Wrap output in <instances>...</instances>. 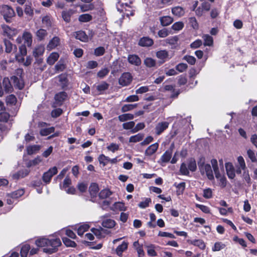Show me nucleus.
I'll return each instance as SVG.
<instances>
[{
  "label": "nucleus",
  "mask_w": 257,
  "mask_h": 257,
  "mask_svg": "<svg viewBox=\"0 0 257 257\" xmlns=\"http://www.w3.org/2000/svg\"><path fill=\"white\" fill-rule=\"evenodd\" d=\"M35 244L38 247H44V252L52 254L58 250V247L61 245V241L59 238L51 235L49 238L41 237L37 239Z\"/></svg>",
  "instance_id": "nucleus-1"
},
{
  "label": "nucleus",
  "mask_w": 257,
  "mask_h": 257,
  "mask_svg": "<svg viewBox=\"0 0 257 257\" xmlns=\"http://www.w3.org/2000/svg\"><path fill=\"white\" fill-rule=\"evenodd\" d=\"M199 171L203 176H206L209 180L214 179L212 169L210 164L205 162V159L201 158L198 162Z\"/></svg>",
  "instance_id": "nucleus-2"
},
{
  "label": "nucleus",
  "mask_w": 257,
  "mask_h": 257,
  "mask_svg": "<svg viewBox=\"0 0 257 257\" xmlns=\"http://www.w3.org/2000/svg\"><path fill=\"white\" fill-rule=\"evenodd\" d=\"M211 164L214 172L215 177L219 182V185L223 188L225 187L226 185V178L223 175H222L219 172L217 160L214 159H212L211 160Z\"/></svg>",
  "instance_id": "nucleus-3"
},
{
  "label": "nucleus",
  "mask_w": 257,
  "mask_h": 257,
  "mask_svg": "<svg viewBox=\"0 0 257 257\" xmlns=\"http://www.w3.org/2000/svg\"><path fill=\"white\" fill-rule=\"evenodd\" d=\"M0 13L7 23L11 22L12 18L15 17L14 9L8 5H3L0 7Z\"/></svg>",
  "instance_id": "nucleus-4"
},
{
  "label": "nucleus",
  "mask_w": 257,
  "mask_h": 257,
  "mask_svg": "<svg viewBox=\"0 0 257 257\" xmlns=\"http://www.w3.org/2000/svg\"><path fill=\"white\" fill-rule=\"evenodd\" d=\"M173 54L166 50H160L156 53V56L159 59V62L160 65L169 61L173 57Z\"/></svg>",
  "instance_id": "nucleus-5"
},
{
  "label": "nucleus",
  "mask_w": 257,
  "mask_h": 257,
  "mask_svg": "<svg viewBox=\"0 0 257 257\" xmlns=\"http://www.w3.org/2000/svg\"><path fill=\"white\" fill-rule=\"evenodd\" d=\"M58 172L57 168L55 166L50 168L46 172H45L42 176L43 182L46 184H49L52 177Z\"/></svg>",
  "instance_id": "nucleus-6"
},
{
  "label": "nucleus",
  "mask_w": 257,
  "mask_h": 257,
  "mask_svg": "<svg viewBox=\"0 0 257 257\" xmlns=\"http://www.w3.org/2000/svg\"><path fill=\"white\" fill-rule=\"evenodd\" d=\"M132 79L133 77L130 73H124L119 79V84L123 86H127L131 83Z\"/></svg>",
  "instance_id": "nucleus-7"
},
{
  "label": "nucleus",
  "mask_w": 257,
  "mask_h": 257,
  "mask_svg": "<svg viewBox=\"0 0 257 257\" xmlns=\"http://www.w3.org/2000/svg\"><path fill=\"white\" fill-rule=\"evenodd\" d=\"M169 122L167 121H162L158 123L155 126V133L157 135H160L169 126Z\"/></svg>",
  "instance_id": "nucleus-8"
},
{
  "label": "nucleus",
  "mask_w": 257,
  "mask_h": 257,
  "mask_svg": "<svg viewBox=\"0 0 257 257\" xmlns=\"http://www.w3.org/2000/svg\"><path fill=\"white\" fill-rule=\"evenodd\" d=\"M128 243L126 241H123L115 249V253L119 256L122 255L123 252L126 250L128 247Z\"/></svg>",
  "instance_id": "nucleus-9"
},
{
  "label": "nucleus",
  "mask_w": 257,
  "mask_h": 257,
  "mask_svg": "<svg viewBox=\"0 0 257 257\" xmlns=\"http://www.w3.org/2000/svg\"><path fill=\"white\" fill-rule=\"evenodd\" d=\"M127 60L128 62L132 65L139 66L141 64V60L137 55H129Z\"/></svg>",
  "instance_id": "nucleus-10"
},
{
  "label": "nucleus",
  "mask_w": 257,
  "mask_h": 257,
  "mask_svg": "<svg viewBox=\"0 0 257 257\" xmlns=\"http://www.w3.org/2000/svg\"><path fill=\"white\" fill-rule=\"evenodd\" d=\"M159 147V144L158 143H154L150 145L146 150L145 154L147 156H151L154 154L157 151Z\"/></svg>",
  "instance_id": "nucleus-11"
},
{
  "label": "nucleus",
  "mask_w": 257,
  "mask_h": 257,
  "mask_svg": "<svg viewBox=\"0 0 257 257\" xmlns=\"http://www.w3.org/2000/svg\"><path fill=\"white\" fill-rule=\"evenodd\" d=\"M154 43L153 40L148 37L142 38L139 42V45L142 47L151 46Z\"/></svg>",
  "instance_id": "nucleus-12"
},
{
  "label": "nucleus",
  "mask_w": 257,
  "mask_h": 257,
  "mask_svg": "<svg viewBox=\"0 0 257 257\" xmlns=\"http://www.w3.org/2000/svg\"><path fill=\"white\" fill-rule=\"evenodd\" d=\"M225 168L227 175L229 178L233 179L235 176L233 165L230 163H225Z\"/></svg>",
  "instance_id": "nucleus-13"
},
{
  "label": "nucleus",
  "mask_w": 257,
  "mask_h": 257,
  "mask_svg": "<svg viewBox=\"0 0 257 257\" xmlns=\"http://www.w3.org/2000/svg\"><path fill=\"white\" fill-rule=\"evenodd\" d=\"M11 81L13 82L14 85L19 89H22L24 88V82L21 78L13 76L11 77Z\"/></svg>",
  "instance_id": "nucleus-14"
},
{
  "label": "nucleus",
  "mask_w": 257,
  "mask_h": 257,
  "mask_svg": "<svg viewBox=\"0 0 257 257\" xmlns=\"http://www.w3.org/2000/svg\"><path fill=\"white\" fill-rule=\"evenodd\" d=\"M74 36L76 39L79 40L82 42H86L88 41V37L83 31H79L76 32L74 33Z\"/></svg>",
  "instance_id": "nucleus-15"
},
{
  "label": "nucleus",
  "mask_w": 257,
  "mask_h": 257,
  "mask_svg": "<svg viewBox=\"0 0 257 257\" xmlns=\"http://www.w3.org/2000/svg\"><path fill=\"white\" fill-rule=\"evenodd\" d=\"M23 38L24 40V44L28 47H30L32 43V35L28 32H25L23 35Z\"/></svg>",
  "instance_id": "nucleus-16"
},
{
  "label": "nucleus",
  "mask_w": 257,
  "mask_h": 257,
  "mask_svg": "<svg viewBox=\"0 0 257 257\" xmlns=\"http://www.w3.org/2000/svg\"><path fill=\"white\" fill-rule=\"evenodd\" d=\"M60 43V39L57 37H54L49 43L47 45V49L49 50H51L52 49L56 48Z\"/></svg>",
  "instance_id": "nucleus-17"
},
{
  "label": "nucleus",
  "mask_w": 257,
  "mask_h": 257,
  "mask_svg": "<svg viewBox=\"0 0 257 257\" xmlns=\"http://www.w3.org/2000/svg\"><path fill=\"white\" fill-rule=\"evenodd\" d=\"M3 85L6 92H9L12 91L13 86L9 78L5 77L4 78Z\"/></svg>",
  "instance_id": "nucleus-18"
},
{
  "label": "nucleus",
  "mask_w": 257,
  "mask_h": 257,
  "mask_svg": "<svg viewBox=\"0 0 257 257\" xmlns=\"http://www.w3.org/2000/svg\"><path fill=\"white\" fill-rule=\"evenodd\" d=\"M174 186L177 188L176 194L177 195H180L183 194L186 187L185 182H181L178 184L175 183Z\"/></svg>",
  "instance_id": "nucleus-19"
},
{
  "label": "nucleus",
  "mask_w": 257,
  "mask_h": 257,
  "mask_svg": "<svg viewBox=\"0 0 257 257\" xmlns=\"http://www.w3.org/2000/svg\"><path fill=\"white\" fill-rule=\"evenodd\" d=\"M59 55L58 53L53 52L47 58V62L49 65H53L59 58Z\"/></svg>",
  "instance_id": "nucleus-20"
},
{
  "label": "nucleus",
  "mask_w": 257,
  "mask_h": 257,
  "mask_svg": "<svg viewBox=\"0 0 257 257\" xmlns=\"http://www.w3.org/2000/svg\"><path fill=\"white\" fill-rule=\"evenodd\" d=\"M160 21L162 26H167L173 22V19L170 16H163L160 18Z\"/></svg>",
  "instance_id": "nucleus-21"
},
{
  "label": "nucleus",
  "mask_w": 257,
  "mask_h": 257,
  "mask_svg": "<svg viewBox=\"0 0 257 257\" xmlns=\"http://www.w3.org/2000/svg\"><path fill=\"white\" fill-rule=\"evenodd\" d=\"M172 13L174 15L180 17L184 14L185 11L182 7L177 6L172 9Z\"/></svg>",
  "instance_id": "nucleus-22"
},
{
  "label": "nucleus",
  "mask_w": 257,
  "mask_h": 257,
  "mask_svg": "<svg viewBox=\"0 0 257 257\" xmlns=\"http://www.w3.org/2000/svg\"><path fill=\"white\" fill-rule=\"evenodd\" d=\"M202 38L204 41V46H211L213 45V39L211 36L205 34L202 36Z\"/></svg>",
  "instance_id": "nucleus-23"
},
{
  "label": "nucleus",
  "mask_w": 257,
  "mask_h": 257,
  "mask_svg": "<svg viewBox=\"0 0 257 257\" xmlns=\"http://www.w3.org/2000/svg\"><path fill=\"white\" fill-rule=\"evenodd\" d=\"M45 51L44 46L43 45H38L36 46L33 51V55L35 57H39L43 54Z\"/></svg>",
  "instance_id": "nucleus-24"
},
{
  "label": "nucleus",
  "mask_w": 257,
  "mask_h": 257,
  "mask_svg": "<svg viewBox=\"0 0 257 257\" xmlns=\"http://www.w3.org/2000/svg\"><path fill=\"white\" fill-rule=\"evenodd\" d=\"M67 93L65 92H60L55 96V99L58 103H61L67 97Z\"/></svg>",
  "instance_id": "nucleus-25"
},
{
  "label": "nucleus",
  "mask_w": 257,
  "mask_h": 257,
  "mask_svg": "<svg viewBox=\"0 0 257 257\" xmlns=\"http://www.w3.org/2000/svg\"><path fill=\"white\" fill-rule=\"evenodd\" d=\"M115 225V221L111 219H106L104 220L102 222V226L108 228H111L113 227Z\"/></svg>",
  "instance_id": "nucleus-26"
},
{
  "label": "nucleus",
  "mask_w": 257,
  "mask_h": 257,
  "mask_svg": "<svg viewBox=\"0 0 257 257\" xmlns=\"http://www.w3.org/2000/svg\"><path fill=\"white\" fill-rule=\"evenodd\" d=\"M72 14V11L71 10L68 11H63L62 12V17L64 21L68 23L70 21L71 16Z\"/></svg>",
  "instance_id": "nucleus-27"
},
{
  "label": "nucleus",
  "mask_w": 257,
  "mask_h": 257,
  "mask_svg": "<svg viewBox=\"0 0 257 257\" xmlns=\"http://www.w3.org/2000/svg\"><path fill=\"white\" fill-rule=\"evenodd\" d=\"M144 137V135L142 133H139L135 136H131L130 138L129 142L131 143H137L142 141Z\"/></svg>",
  "instance_id": "nucleus-28"
},
{
  "label": "nucleus",
  "mask_w": 257,
  "mask_h": 257,
  "mask_svg": "<svg viewBox=\"0 0 257 257\" xmlns=\"http://www.w3.org/2000/svg\"><path fill=\"white\" fill-rule=\"evenodd\" d=\"M112 209L115 211H125L126 207L123 203L117 202L114 203L112 206Z\"/></svg>",
  "instance_id": "nucleus-29"
},
{
  "label": "nucleus",
  "mask_w": 257,
  "mask_h": 257,
  "mask_svg": "<svg viewBox=\"0 0 257 257\" xmlns=\"http://www.w3.org/2000/svg\"><path fill=\"white\" fill-rule=\"evenodd\" d=\"M144 64L147 67L151 68L155 67L157 62L156 60L150 57H147L144 60Z\"/></svg>",
  "instance_id": "nucleus-30"
},
{
  "label": "nucleus",
  "mask_w": 257,
  "mask_h": 257,
  "mask_svg": "<svg viewBox=\"0 0 257 257\" xmlns=\"http://www.w3.org/2000/svg\"><path fill=\"white\" fill-rule=\"evenodd\" d=\"M134 115L131 113H125L119 115L118 118L120 121L123 122L126 120H131L134 119Z\"/></svg>",
  "instance_id": "nucleus-31"
},
{
  "label": "nucleus",
  "mask_w": 257,
  "mask_h": 257,
  "mask_svg": "<svg viewBox=\"0 0 257 257\" xmlns=\"http://www.w3.org/2000/svg\"><path fill=\"white\" fill-rule=\"evenodd\" d=\"M172 150L166 151L161 157V160L163 162H168L172 157Z\"/></svg>",
  "instance_id": "nucleus-32"
},
{
  "label": "nucleus",
  "mask_w": 257,
  "mask_h": 257,
  "mask_svg": "<svg viewBox=\"0 0 257 257\" xmlns=\"http://www.w3.org/2000/svg\"><path fill=\"white\" fill-rule=\"evenodd\" d=\"M71 184V180L69 177L67 176L64 180L62 183L60 184V188L61 190L65 189L70 187Z\"/></svg>",
  "instance_id": "nucleus-33"
},
{
  "label": "nucleus",
  "mask_w": 257,
  "mask_h": 257,
  "mask_svg": "<svg viewBox=\"0 0 257 257\" xmlns=\"http://www.w3.org/2000/svg\"><path fill=\"white\" fill-rule=\"evenodd\" d=\"M187 166L189 171L194 172L197 169L196 163L195 159H190L188 161Z\"/></svg>",
  "instance_id": "nucleus-34"
},
{
  "label": "nucleus",
  "mask_w": 257,
  "mask_h": 257,
  "mask_svg": "<svg viewBox=\"0 0 257 257\" xmlns=\"http://www.w3.org/2000/svg\"><path fill=\"white\" fill-rule=\"evenodd\" d=\"M30 249V246L28 244H25L22 245L20 251L21 257H27Z\"/></svg>",
  "instance_id": "nucleus-35"
},
{
  "label": "nucleus",
  "mask_w": 257,
  "mask_h": 257,
  "mask_svg": "<svg viewBox=\"0 0 257 257\" xmlns=\"http://www.w3.org/2000/svg\"><path fill=\"white\" fill-rule=\"evenodd\" d=\"M17 101L16 97L13 95L11 94L8 95L6 98V103L7 105H15Z\"/></svg>",
  "instance_id": "nucleus-36"
},
{
  "label": "nucleus",
  "mask_w": 257,
  "mask_h": 257,
  "mask_svg": "<svg viewBox=\"0 0 257 257\" xmlns=\"http://www.w3.org/2000/svg\"><path fill=\"white\" fill-rule=\"evenodd\" d=\"M112 194L111 191L107 188L102 190L99 193V197L101 199H105L109 197Z\"/></svg>",
  "instance_id": "nucleus-37"
},
{
  "label": "nucleus",
  "mask_w": 257,
  "mask_h": 257,
  "mask_svg": "<svg viewBox=\"0 0 257 257\" xmlns=\"http://www.w3.org/2000/svg\"><path fill=\"white\" fill-rule=\"evenodd\" d=\"M190 243L199 247L200 249H203L205 247L204 242L201 239H193L190 241Z\"/></svg>",
  "instance_id": "nucleus-38"
},
{
  "label": "nucleus",
  "mask_w": 257,
  "mask_h": 257,
  "mask_svg": "<svg viewBox=\"0 0 257 257\" xmlns=\"http://www.w3.org/2000/svg\"><path fill=\"white\" fill-rule=\"evenodd\" d=\"M89 228V225L88 224H83L80 225L77 228V233L79 235H82L84 233L87 231Z\"/></svg>",
  "instance_id": "nucleus-39"
},
{
  "label": "nucleus",
  "mask_w": 257,
  "mask_h": 257,
  "mask_svg": "<svg viewBox=\"0 0 257 257\" xmlns=\"http://www.w3.org/2000/svg\"><path fill=\"white\" fill-rule=\"evenodd\" d=\"M47 35V31L43 29L38 30L36 32V36L39 40H43Z\"/></svg>",
  "instance_id": "nucleus-40"
},
{
  "label": "nucleus",
  "mask_w": 257,
  "mask_h": 257,
  "mask_svg": "<svg viewBox=\"0 0 257 257\" xmlns=\"http://www.w3.org/2000/svg\"><path fill=\"white\" fill-rule=\"evenodd\" d=\"M109 84L106 82L103 81L96 87L97 90L99 92V94H101L102 92L108 88Z\"/></svg>",
  "instance_id": "nucleus-41"
},
{
  "label": "nucleus",
  "mask_w": 257,
  "mask_h": 257,
  "mask_svg": "<svg viewBox=\"0 0 257 257\" xmlns=\"http://www.w3.org/2000/svg\"><path fill=\"white\" fill-rule=\"evenodd\" d=\"M91 230L98 238H101L103 236L102 233L104 232V229L101 227L99 228H92Z\"/></svg>",
  "instance_id": "nucleus-42"
},
{
  "label": "nucleus",
  "mask_w": 257,
  "mask_h": 257,
  "mask_svg": "<svg viewBox=\"0 0 257 257\" xmlns=\"http://www.w3.org/2000/svg\"><path fill=\"white\" fill-rule=\"evenodd\" d=\"M24 193V190L21 189L13 192L12 193H10V194L11 195V196L13 198H15L16 200H17L19 197L23 195Z\"/></svg>",
  "instance_id": "nucleus-43"
},
{
  "label": "nucleus",
  "mask_w": 257,
  "mask_h": 257,
  "mask_svg": "<svg viewBox=\"0 0 257 257\" xmlns=\"http://www.w3.org/2000/svg\"><path fill=\"white\" fill-rule=\"evenodd\" d=\"M98 190V185L96 183H92L89 187V192L92 196H96Z\"/></svg>",
  "instance_id": "nucleus-44"
},
{
  "label": "nucleus",
  "mask_w": 257,
  "mask_h": 257,
  "mask_svg": "<svg viewBox=\"0 0 257 257\" xmlns=\"http://www.w3.org/2000/svg\"><path fill=\"white\" fill-rule=\"evenodd\" d=\"M180 172L181 174L185 176H189V170L187 167V164L185 163H183L181 164L180 168Z\"/></svg>",
  "instance_id": "nucleus-45"
},
{
  "label": "nucleus",
  "mask_w": 257,
  "mask_h": 257,
  "mask_svg": "<svg viewBox=\"0 0 257 257\" xmlns=\"http://www.w3.org/2000/svg\"><path fill=\"white\" fill-rule=\"evenodd\" d=\"M54 132V127H50L48 128H44L41 130L40 133L41 136H47Z\"/></svg>",
  "instance_id": "nucleus-46"
},
{
  "label": "nucleus",
  "mask_w": 257,
  "mask_h": 257,
  "mask_svg": "<svg viewBox=\"0 0 257 257\" xmlns=\"http://www.w3.org/2000/svg\"><path fill=\"white\" fill-rule=\"evenodd\" d=\"M40 149V146L39 145H33L29 146L27 148V152L28 154L32 155L36 153Z\"/></svg>",
  "instance_id": "nucleus-47"
},
{
  "label": "nucleus",
  "mask_w": 257,
  "mask_h": 257,
  "mask_svg": "<svg viewBox=\"0 0 257 257\" xmlns=\"http://www.w3.org/2000/svg\"><path fill=\"white\" fill-rule=\"evenodd\" d=\"M137 106V104H124L121 107V111L123 112L133 110Z\"/></svg>",
  "instance_id": "nucleus-48"
},
{
  "label": "nucleus",
  "mask_w": 257,
  "mask_h": 257,
  "mask_svg": "<svg viewBox=\"0 0 257 257\" xmlns=\"http://www.w3.org/2000/svg\"><path fill=\"white\" fill-rule=\"evenodd\" d=\"M92 16L88 14L81 15L79 17V21L81 22H88L92 20Z\"/></svg>",
  "instance_id": "nucleus-49"
},
{
  "label": "nucleus",
  "mask_w": 257,
  "mask_h": 257,
  "mask_svg": "<svg viewBox=\"0 0 257 257\" xmlns=\"http://www.w3.org/2000/svg\"><path fill=\"white\" fill-rule=\"evenodd\" d=\"M62 240L64 244L68 247H75L76 245V243L68 238L67 237H62Z\"/></svg>",
  "instance_id": "nucleus-50"
},
{
  "label": "nucleus",
  "mask_w": 257,
  "mask_h": 257,
  "mask_svg": "<svg viewBox=\"0 0 257 257\" xmlns=\"http://www.w3.org/2000/svg\"><path fill=\"white\" fill-rule=\"evenodd\" d=\"M147 252L148 254L151 256H157V253L155 250V246L154 245L151 244L150 245H147Z\"/></svg>",
  "instance_id": "nucleus-51"
},
{
  "label": "nucleus",
  "mask_w": 257,
  "mask_h": 257,
  "mask_svg": "<svg viewBox=\"0 0 257 257\" xmlns=\"http://www.w3.org/2000/svg\"><path fill=\"white\" fill-rule=\"evenodd\" d=\"M106 148L107 150L112 153H114L119 150V145L117 144L112 143H111L110 145H108Z\"/></svg>",
  "instance_id": "nucleus-52"
},
{
  "label": "nucleus",
  "mask_w": 257,
  "mask_h": 257,
  "mask_svg": "<svg viewBox=\"0 0 257 257\" xmlns=\"http://www.w3.org/2000/svg\"><path fill=\"white\" fill-rule=\"evenodd\" d=\"M98 161L100 164H102L103 166H105L109 163V158L104 155H101L98 157Z\"/></svg>",
  "instance_id": "nucleus-53"
},
{
  "label": "nucleus",
  "mask_w": 257,
  "mask_h": 257,
  "mask_svg": "<svg viewBox=\"0 0 257 257\" xmlns=\"http://www.w3.org/2000/svg\"><path fill=\"white\" fill-rule=\"evenodd\" d=\"M212 190L211 189L208 188L203 190V196L206 199H210L212 197Z\"/></svg>",
  "instance_id": "nucleus-54"
},
{
  "label": "nucleus",
  "mask_w": 257,
  "mask_h": 257,
  "mask_svg": "<svg viewBox=\"0 0 257 257\" xmlns=\"http://www.w3.org/2000/svg\"><path fill=\"white\" fill-rule=\"evenodd\" d=\"M178 38L177 36L169 37L165 40L166 42L171 45H175L177 44Z\"/></svg>",
  "instance_id": "nucleus-55"
},
{
  "label": "nucleus",
  "mask_w": 257,
  "mask_h": 257,
  "mask_svg": "<svg viewBox=\"0 0 257 257\" xmlns=\"http://www.w3.org/2000/svg\"><path fill=\"white\" fill-rule=\"evenodd\" d=\"M109 72V69L108 68H104L98 72L97 75L100 78H103L108 74Z\"/></svg>",
  "instance_id": "nucleus-56"
},
{
  "label": "nucleus",
  "mask_w": 257,
  "mask_h": 257,
  "mask_svg": "<svg viewBox=\"0 0 257 257\" xmlns=\"http://www.w3.org/2000/svg\"><path fill=\"white\" fill-rule=\"evenodd\" d=\"M28 175V172L27 171H20L17 173H15L13 175V178L16 179H19L20 178H22L25 177Z\"/></svg>",
  "instance_id": "nucleus-57"
},
{
  "label": "nucleus",
  "mask_w": 257,
  "mask_h": 257,
  "mask_svg": "<svg viewBox=\"0 0 257 257\" xmlns=\"http://www.w3.org/2000/svg\"><path fill=\"white\" fill-rule=\"evenodd\" d=\"M237 162L238 163V167L241 168L243 171L246 170L245 163L244 159L242 156H239L237 158Z\"/></svg>",
  "instance_id": "nucleus-58"
},
{
  "label": "nucleus",
  "mask_w": 257,
  "mask_h": 257,
  "mask_svg": "<svg viewBox=\"0 0 257 257\" xmlns=\"http://www.w3.org/2000/svg\"><path fill=\"white\" fill-rule=\"evenodd\" d=\"M42 23L47 27H50L51 26V17L49 16H46L42 18Z\"/></svg>",
  "instance_id": "nucleus-59"
},
{
  "label": "nucleus",
  "mask_w": 257,
  "mask_h": 257,
  "mask_svg": "<svg viewBox=\"0 0 257 257\" xmlns=\"http://www.w3.org/2000/svg\"><path fill=\"white\" fill-rule=\"evenodd\" d=\"M57 72H60L63 71L65 68V66L61 60H60L55 66Z\"/></svg>",
  "instance_id": "nucleus-60"
},
{
  "label": "nucleus",
  "mask_w": 257,
  "mask_h": 257,
  "mask_svg": "<svg viewBox=\"0 0 257 257\" xmlns=\"http://www.w3.org/2000/svg\"><path fill=\"white\" fill-rule=\"evenodd\" d=\"M184 27V24L182 22H177L175 23L172 26V28L175 31H180Z\"/></svg>",
  "instance_id": "nucleus-61"
},
{
  "label": "nucleus",
  "mask_w": 257,
  "mask_h": 257,
  "mask_svg": "<svg viewBox=\"0 0 257 257\" xmlns=\"http://www.w3.org/2000/svg\"><path fill=\"white\" fill-rule=\"evenodd\" d=\"M189 24L195 30L198 28L197 22L194 17H191L189 19Z\"/></svg>",
  "instance_id": "nucleus-62"
},
{
  "label": "nucleus",
  "mask_w": 257,
  "mask_h": 257,
  "mask_svg": "<svg viewBox=\"0 0 257 257\" xmlns=\"http://www.w3.org/2000/svg\"><path fill=\"white\" fill-rule=\"evenodd\" d=\"M151 202V199L149 198H145L144 201L141 202L139 204V207L141 208H145L149 206L150 203Z\"/></svg>",
  "instance_id": "nucleus-63"
},
{
  "label": "nucleus",
  "mask_w": 257,
  "mask_h": 257,
  "mask_svg": "<svg viewBox=\"0 0 257 257\" xmlns=\"http://www.w3.org/2000/svg\"><path fill=\"white\" fill-rule=\"evenodd\" d=\"M225 245L220 242H217L215 243L214 246L212 247V250L214 251H219L224 248Z\"/></svg>",
  "instance_id": "nucleus-64"
}]
</instances>
